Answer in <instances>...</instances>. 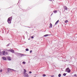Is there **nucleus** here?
<instances>
[{"mask_svg":"<svg viewBox=\"0 0 77 77\" xmlns=\"http://www.w3.org/2000/svg\"><path fill=\"white\" fill-rule=\"evenodd\" d=\"M14 72H17V70H14Z\"/></svg>","mask_w":77,"mask_h":77,"instance_id":"obj_32","label":"nucleus"},{"mask_svg":"<svg viewBox=\"0 0 77 77\" xmlns=\"http://www.w3.org/2000/svg\"><path fill=\"white\" fill-rule=\"evenodd\" d=\"M23 64H25L26 62L25 61H23L22 63Z\"/></svg>","mask_w":77,"mask_h":77,"instance_id":"obj_17","label":"nucleus"},{"mask_svg":"<svg viewBox=\"0 0 77 77\" xmlns=\"http://www.w3.org/2000/svg\"><path fill=\"white\" fill-rule=\"evenodd\" d=\"M24 76L25 77H29L28 74L26 73L24 74Z\"/></svg>","mask_w":77,"mask_h":77,"instance_id":"obj_4","label":"nucleus"},{"mask_svg":"<svg viewBox=\"0 0 77 77\" xmlns=\"http://www.w3.org/2000/svg\"><path fill=\"white\" fill-rule=\"evenodd\" d=\"M14 71V70L11 69H8L7 70V71L8 72H9V71Z\"/></svg>","mask_w":77,"mask_h":77,"instance_id":"obj_2","label":"nucleus"},{"mask_svg":"<svg viewBox=\"0 0 77 77\" xmlns=\"http://www.w3.org/2000/svg\"><path fill=\"white\" fill-rule=\"evenodd\" d=\"M30 51V53H31L32 51V50H31Z\"/></svg>","mask_w":77,"mask_h":77,"instance_id":"obj_27","label":"nucleus"},{"mask_svg":"<svg viewBox=\"0 0 77 77\" xmlns=\"http://www.w3.org/2000/svg\"><path fill=\"white\" fill-rule=\"evenodd\" d=\"M74 76H76L77 75L76 74H75L74 75Z\"/></svg>","mask_w":77,"mask_h":77,"instance_id":"obj_31","label":"nucleus"},{"mask_svg":"<svg viewBox=\"0 0 77 77\" xmlns=\"http://www.w3.org/2000/svg\"><path fill=\"white\" fill-rule=\"evenodd\" d=\"M61 74H59L58 75V77H61Z\"/></svg>","mask_w":77,"mask_h":77,"instance_id":"obj_18","label":"nucleus"},{"mask_svg":"<svg viewBox=\"0 0 77 77\" xmlns=\"http://www.w3.org/2000/svg\"><path fill=\"white\" fill-rule=\"evenodd\" d=\"M8 60H11V59L9 57H8Z\"/></svg>","mask_w":77,"mask_h":77,"instance_id":"obj_14","label":"nucleus"},{"mask_svg":"<svg viewBox=\"0 0 77 77\" xmlns=\"http://www.w3.org/2000/svg\"><path fill=\"white\" fill-rule=\"evenodd\" d=\"M2 58L3 60H6V58L3 57H2Z\"/></svg>","mask_w":77,"mask_h":77,"instance_id":"obj_7","label":"nucleus"},{"mask_svg":"<svg viewBox=\"0 0 77 77\" xmlns=\"http://www.w3.org/2000/svg\"><path fill=\"white\" fill-rule=\"evenodd\" d=\"M17 54H20V57H21L22 56H26V55L23 54H19L18 53H17Z\"/></svg>","mask_w":77,"mask_h":77,"instance_id":"obj_3","label":"nucleus"},{"mask_svg":"<svg viewBox=\"0 0 77 77\" xmlns=\"http://www.w3.org/2000/svg\"><path fill=\"white\" fill-rule=\"evenodd\" d=\"M6 53H7V54H8V52H6Z\"/></svg>","mask_w":77,"mask_h":77,"instance_id":"obj_35","label":"nucleus"},{"mask_svg":"<svg viewBox=\"0 0 77 77\" xmlns=\"http://www.w3.org/2000/svg\"><path fill=\"white\" fill-rule=\"evenodd\" d=\"M49 35L48 34H46L44 35V36L45 37H47V36H49Z\"/></svg>","mask_w":77,"mask_h":77,"instance_id":"obj_11","label":"nucleus"},{"mask_svg":"<svg viewBox=\"0 0 77 77\" xmlns=\"http://www.w3.org/2000/svg\"><path fill=\"white\" fill-rule=\"evenodd\" d=\"M66 72H67L69 73L70 72H71V70H70V69H69V70H68V71H66Z\"/></svg>","mask_w":77,"mask_h":77,"instance_id":"obj_10","label":"nucleus"},{"mask_svg":"<svg viewBox=\"0 0 77 77\" xmlns=\"http://www.w3.org/2000/svg\"><path fill=\"white\" fill-rule=\"evenodd\" d=\"M49 0V1H50L51 2V1H52V0Z\"/></svg>","mask_w":77,"mask_h":77,"instance_id":"obj_33","label":"nucleus"},{"mask_svg":"<svg viewBox=\"0 0 77 77\" xmlns=\"http://www.w3.org/2000/svg\"><path fill=\"white\" fill-rule=\"evenodd\" d=\"M52 24L51 23H50V25L49 26V28H51L52 27Z\"/></svg>","mask_w":77,"mask_h":77,"instance_id":"obj_8","label":"nucleus"},{"mask_svg":"<svg viewBox=\"0 0 77 77\" xmlns=\"http://www.w3.org/2000/svg\"><path fill=\"white\" fill-rule=\"evenodd\" d=\"M64 9H65V10H67V7H64Z\"/></svg>","mask_w":77,"mask_h":77,"instance_id":"obj_16","label":"nucleus"},{"mask_svg":"<svg viewBox=\"0 0 77 77\" xmlns=\"http://www.w3.org/2000/svg\"><path fill=\"white\" fill-rule=\"evenodd\" d=\"M51 77H54V75H52L51 76Z\"/></svg>","mask_w":77,"mask_h":77,"instance_id":"obj_28","label":"nucleus"},{"mask_svg":"<svg viewBox=\"0 0 77 77\" xmlns=\"http://www.w3.org/2000/svg\"><path fill=\"white\" fill-rule=\"evenodd\" d=\"M57 10H55L54 11V14H56V13H57Z\"/></svg>","mask_w":77,"mask_h":77,"instance_id":"obj_9","label":"nucleus"},{"mask_svg":"<svg viewBox=\"0 0 77 77\" xmlns=\"http://www.w3.org/2000/svg\"><path fill=\"white\" fill-rule=\"evenodd\" d=\"M24 74H26V69H24Z\"/></svg>","mask_w":77,"mask_h":77,"instance_id":"obj_12","label":"nucleus"},{"mask_svg":"<svg viewBox=\"0 0 77 77\" xmlns=\"http://www.w3.org/2000/svg\"><path fill=\"white\" fill-rule=\"evenodd\" d=\"M31 38H32V39H33V38H34V37L33 36H31Z\"/></svg>","mask_w":77,"mask_h":77,"instance_id":"obj_22","label":"nucleus"},{"mask_svg":"<svg viewBox=\"0 0 77 77\" xmlns=\"http://www.w3.org/2000/svg\"><path fill=\"white\" fill-rule=\"evenodd\" d=\"M53 14V13H52V14H51V15H52V14Z\"/></svg>","mask_w":77,"mask_h":77,"instance_id":"obj_34","label":"nucleus"},{"mask_svg":"<svg viewBox=\"0 0 77 77\" xmlns=\"http://www.w3.org/2000/svg\"><path fill=\"white\" fill-rule=\"evenodd\" d=\"M2 52H0V55H2Z\"/></svg>","mask_w":77,"mask_h":77,"instance_id":"obj_24","label":"nucleus"},{"mask_svg":"<svg viewBox=\"0 0 77 77\" xmlns=\"http://www.w3.org/2000/svg\"><path fill=\"white\" fill-rule=\"evenodd\" d=\"M29 73H30V74H31V73H32V72L31 71L29 72Z\"/></svg>","mask_w":77,"mask_h":77,"instance_id":"obj_30","label":"nucleus"},{"mask_svg":"<svg viewBox=\"0 0 77 77\" xmlns=\"http://www.w3.org/2000/svg\"><path fill=\"white\" fill-rule=\"evenodd\" d=\"M68 20H66V21H65V22L66 23H68Z\"/></svg>","mask_w":77,"mask_h":77,"instance_id":"obj_21","label":"nucleus"},{"mask_svg":"<svg viewBox=\"0 0 77 77\" xmlns=\"http://www.w3.org/2000/svg\"><path fill=\"white\" fill-rule=\"evenodd\" d=\"M63 75H64V76H65L66 75V74L65 73H64L63 74Z\"/></svg>","mask_w":77,"mask_h":77,"instance_id":"obj_25","label":"nucleus"},{"mask_svg":"<svg viewBox=\"0 0 77 77\" xmlns=\"http://www.w3.org/2000/svg\"><path fill=\"white\" fill-rule=\"evenodd\" d=\"M59 22V20H58L55 23V25H56L57 24V23H58Z\"/></svg>","mask_w":77,"mask_h":77,"instance_id":"obj_13","label":"nucleus"},{"mask_svg":"<svg viewBox=\"0 0 77 77\" xmlns=\"http://www.w3.org/2000/svg\"><path fill=\"white\" fill-rule=\"evenodd\" d=\"M42 76L43 77H45V76H46V75L45 74H43Z\"/></svg>","mask_w":77,"mask_h":77,"instance_id":"obj_20","label":"nucleus"},{"mask_svg":"<svg viewBox=\"0 0 77 77\" xmlns=\"http://www.w3.org/2000/svg\"><path fill=\"white\" fill-rule=\"evenodd\" d=\"M9 51H11L12 53H14V50L12 49H9Z\"/></svg>","mask_w":77,"mask_h":77,"instance_id":"obj_5","label":"nucleus"},{"mask_svg":"<svg viewBox=\"0 0 77 77\" xmlns=\"http://www.w3.org/2000/svg\"><path fill=\"white\" fill-rule=\"evenodd\" d=\"M0 72H2V70L1 69L0 70Z\"/></svg>","mask_w":77,"mask_h":77,"instance_id":"obj_29","label":"nucleus"},{"mask_svg":"<svg viewBox=\"0 0 77 77\" xmlns=\"http://www.w3.org/2000/svg\"><path fill=\"white\" fill-rule=\"evenodd\" d=\"M12 20V17H9L8 20L7 21L9 24H11V21Z\"/></svg>","mask_w":77,"mask_h":77,"instance_id":"obj_1","label":"nucleus"},{"mask_svg":"<svg viewBox=\"0 0 77 77\" xmlns=\"http://www.w3.org/2000/svg\"><path fill=\"white\" fill-rule=\"evenodd\" d=\"M65 71H66V70H65Z\"/></svg>","mask_w":77,"mask_h":77,"instance_id":"obj_36","label":"nucleus"},{"mask_svg":"<svg viewBox=\"0 0 77 77\" xmlns=\"http://www.w3.org/2000/svg\"><path fill=\"white\" fill-rule=\"evenodd\" d=\"M6 51H9V50L6 49Z\"/></svg>","mask_w":77,"mask_h":77,"instance_id":"obj_23","label":"nucleus"},{"mask_svg":"<svg viewBox=\"0 0 77 77\" xmlns=\"http://www.w3.org/2000/svg\"><path fill=\"white\" fill-rule=\"evenodd\" d=\"M29 51V49L26 48V51Z\"/></svg>","mask_w":77,"mask_h":77,"instance_id":"obj_19","label":"nucleus"},{"mask_svg":"<svg viewBox=\"0 0 77 77\" xmlns=\"http://www.w3.org/2000/svg\"><path fill=\"white\" fill-rule=\"evenodd\" d=\"M2 53H3V55H5V54H6V52L5 51H2Z\"/></svg>","mask_w":77,"mask_h":77,"instance_id":"obj_6","label":"nucleus"},{"mask_svg":"<svg viewBox=\"0 0 77 77\" xmlns=\"http://www.w3.org/2000/svg\"><path fill=\"white\" fill-rule=\"evenodd\" d=\"M69 68L68 67L66 69V71H68V70H69Z\"/></svg>","mask_w":77,"mask_h":77,"instance_id":"obj_15","label":"nucleus"},{"mask_svg":"<svg viewBox=\"0 0 77 77\" xmlns=\"http://www.w3.org/2000/svg\"><path fill=\"white\" fill-rule=\"evenodd\" d=\"M10 45V44H8V45H7V47H8V46H9Z\"/></svg>","mask_w":77,"mask_h":77,"instance_id":"obj_26","label":"nucleus"}]
</instances>
